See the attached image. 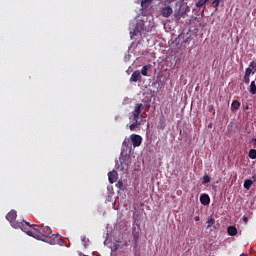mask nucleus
<instances>
[{"label":"nucleus","instance_id":"f257e3e1","mask_svg":"<svg viewBox=\"0 0 256 256\" xmlns=\"http://www.w3.org/2000/svg\"><path fill=\"white\" fill-rule=\"evenodd\" d=\"M29 235V237H34L38 241H47V239H51V235H53V231L49 226H37L31 225V227L27 226L25 232Z\"/></svg>","mask_w":256,"mask_h":256},{"label":"nucleus","instance_id":"f03ea898","mask_svg":"<svg viewBox=\"0 0 256 256\" xmlns=\"http://www.w3.org/2000/svg\"><path fill=\"white\" fill-rule=\"evenodd\" d=\"M6 219L7 221H9V223H11V226L14 229H21V231H27V227H31V223L27 222V221H23V222H15V219H17V211L15 210H11L7 215H6Z\"/></svg>","mask_w":256,"mask_h":256},{"label":"nucleus","instance_id":"7ed1b4c3","mask_svg":"<svg viewBox=\"0 0 256 256\" xmlns=\"http://www.w3.org/2000/svg\"><path fill=\"white\" fill-rule=\"evenodd\" d=\"M176 9L174 12L175 19H181V17L185 16L187 14V11H189V6H187V3L185 2H177L176 3Z\"/></svg>","mask_w":256,"mask_h":256},{"label":"nucleus","instance_id":"20e7f679","mask_svg":"<svg viewBox=\"0 0 256 256\" xmlns=\"http://www.w3.org/2000/svg\"><path fill=\"white\" fill-rule=\"evenodd\" d=\"M130 139L132 141L133 147H140L141 143H143V138L137 134H132Z\"/></svg>","mask_w":256,"mask_h":256},{"label":"nucleus","instance_id":"39448f33","mask_svg":"<svg viewBox=\"0 0 256 256\" xmlns=\"http://www.w3.org/2000/svg\"><path fill=\"white\" fill-rule=\"evenodd\" d=\"M142 109H143V105L141 103H137L134 107V111L132 112V118L139 119Z\"/></svg>","mask_w":256,"mask_h":256},{"label":"nucleus","instance_id":"423d86ee","mask_svg":"<svg viewBox=\"0 0 256 256\" xmlns=\"http://www.w3.org/2000/svg\"><path fill=\"white\" fill-rule=\"evenodd\" d=\"M189 39H191V34L187 33H182L178 36V41L179 43H181V45L185 44V43H189Z\"/></svg>","mask_w":256,"mask_h":256},{"label":"nucleus","instance_id":"0eeeda50","mask_svg":"<svg viewBox=\"0 0 256 256\" xmlns=\"http://www.w3.org/2000/svg\"><path fill=\"white\" fill-rule=\"evenodd\" d=\"M137 81H141V72L139 70L134 71L130 77V83H137Z\"/></svg>","mask_w":256,"mask_h":256},{"label":"nucleus","instance_id":"6e6552de","mask_svg":"<svg viewBox=\"0 0 256 256\" xmlns=\"http://www.w3.org/2000/svg\"><path fill=\"white\" fill-rule=\"evenodd\" d=\"M171 15H173V8L171 6L162 8V17H171Z\"/></svg>","mask_w":256,"mask_h":256},{"label":"nucleus","instance_id":"1a4fd4ad","mask_svg":"<svg viewBox=\"0 0 256 256\" xmlns=\"http://www.w3.org/2000/svg\"><path fill=\"white\" fill-rule=\"evenodd\" d=\"M136 27L137 29H139L141 32L146 31L147 33H149V28H147V26L145 25V21L143 20H139L136 23Z\"/></svg>","mask_w":256,"mask_h":256},{"label":"nucleus","instance_id":"9d476101","mask_svg":"<svg viewBox=\"0 0 256 256\" xmlns=\"http://www.w3.org/2000/svg\"><path fill=\"white\" fill-rule=\"evenodd\" d=\"M200 203H202V205H209V203H211V198H209L208 194H202L200 196Z\"/></svg>","mask_w":256,"mask_h":256},{"label":"nucleus","instance_id":"9b49d317","mask_svg":"<svg viewBox=\"0 0 256 256\" xmlns=\"http://www.w3.org/2000/svg\"><path fill=\"white\" fill-rule=\"evenodd\" d=\"M109 183L113 184L117 181V171L113 170L112 172L108 173Z\"/></svg>","mask_w":256,"mask_h":256},{"label":"nucleus","instance_id":"f8f14e48","mask_svg":"<svg viewBox=\"0 0 256 256\" xmlns=\"http://www.w3.org/2000/svg\"><path fill=\"white\" fill-rule=\"evenodd\" d=\"M239 107H241V102L234 100L231 104V111L232 113H235L236 111H239Z\"/></svg>","mask_w":256,"mask_h":256},{"label":"nucleus","instance_id":"ddd939ff","mask_svg":"<svg viewBox=\"0 0 256 256\" xmlns=\"http://www.w3.org/2000/svg\"><path fill=\"white\" fill-rule=\"evenodd\" d=\"M227 233H228V235H230V237H235V235H237V227L229 226L227 228Z\"/></svg>","mask_w":256,"mask_h":256},{"label":"nucleus","instance_id":"4468645a","mask_svg":"<svg viewBox=\"0 0 256 256\" xmlns=\"http://www.w3.org/2000/svg\"><path fill=\"white\" fill-rule=\"evenodd\" d=\"M141 31L139 29H137V26H135L134 30L132 32H130V37L131 39H135V37H137V35H141Z\"/></svg>","mask_w":256,"mask_h":256},{"label":"nucleus","instance_id":"2eb2a0df","mask_svg":"<svg viewBox=\"0 0 256 256\" xmlns=\"http://www.w3.org/2000/svg\"><path fill=\"white\" fill-rule=\"evenodd\" d=\"M133 123L130 125V131H133L134 129H137V127L139 126V119L137 118H132Z\"/></svg>","mask_w":256,"mask_h":256},{"label":"nucleus","instance_id":"dca6fc26","mask_svg":"<svg viewBox=\"0 0 256 256\" xmlns=\"http://www.w3.org/2000/svg\"><path fill=\"white\" fill-rule=\"evenodd\" d=\"M149 69H151V65H145V66H143L142 67V69H141V75H143L144 77H147V71L149 70Z\"/></svg>","mask_w":256,"mask_h":256},{"label":"nucleus","instance_id":"f3484780","mask_svg":"<svg viewBox=\"0 0 256 256\" xmlns=\"http://www.w3.org/2000/svg\"><path fill=\"white\" fill-rule=\"evenodd\" d=\"M153 3V0H142L141 5L143 9H147L151 4Z\"/></svg>","mask_w":256,"mask_h":256},{"label":"nucleus","instance_id":"a211bd4d","mask_svg":"<svg viewBox=\"0 0 256 256\" xmlns=\"http://www.w3.org/2000/svg\"><path fill=\"white\" fill-rule=\"evenodd\" d=\"M209 3V0H198L196 2V7L201 8L204 7V5H207Z\"/></svg>","mask_w":256,"mask_h":256},{"label":"nucleus","instance_id":"6ab92c4d","mask_svg":"<svg viewBox=\"0 0 256 256\" xmlns=\"http://www.w3.org/2000/svg\"><path fill=\"white\" fill-rule=\"evenodd\" d=\"M249 91H250L251 95H256V84H255V81L251 82Z\"/></svg>","mask_w":256,"mask_h":256},{"label":"nucleus","instance_id":"aec40b11","mask_svg":"<svg viewBox=\"0 0 256 256\" xmlns=\"http://www.w3.org/2000/svg\"><path fill=\"white\" fill-rule=\"evenodd\" d=\"M251 185H253V181L252 180H245V182H244V188L245 189H250Z\"/></svg>","mask_w":256,"mask_h":256},{"label":"nucleus","instance_id":"412c9836","mask_svg":"<svg viewBox=\"0 0 256 256\" xmlns=\"http://www.w3.org/2000/svg\"><path fill=\"white\" fill-rule=\"evenodd\" d=\"M220 3H221V0H213L211 6L214 7V9H218Z\"/></svg>","mask_w":256,"mask_h":256},{"label":"nucleus","instance_id":"4be33fe9","mask_svg":"<svg viewBox=\"0 0 256 256\" xmlns=\"http://www.w3.org/2000/svg\"><path fill=\"white\" fill-rule=\"evenodd\" d=\"M248 155H249L250 159H256V150L255 149H251L249 151Z\"/></svg>","mask_w":256,"mask_h":256},{"label":"nucleus","instance_id":"5701e85b","mask_svg":"<svg viewBox=\"0 0 256 256\" xmlns=\"http://www.w3.org/2000/svg\"><path fill=\"white\" fill-rule=\"evenodd\" d=\"M206 223L208 228L213 227V225L215 224V219L209 218Z\"/></svg>","mask_w":256,"mask_h":256},{"label":"nucleus","instance_id":"b1692460","mask_svg":"<svg viewBox=\"0 0 256 256\" xmlns=\"http://www.w3.org/2000/svg\"><path fill=\"white\" fill-rule=\"evenodd\" d=\"M248 69H250V71H256V62L252 61L248 66Z\"/></svg>","mask_w":256,"mask_h":256},{"label":"nucleus","instance_id":"393cba45","mask_svg":"<svg viewBox=\"0 0 256 256\" xmlns=\"http://www.w3.org/2000/svg\"><path fill=\"white\" fill-rule=\"evenodd\" d=\"M204 185L207 184V183H211V177H209V175H205L203 177V182H202Z\"/></svg>","mask_w":256,"mask_h":256},{"label":"nucleus","instance_id":"a878e982","mask_svg":"<svg viewBox=\"0 0 256 256\" xmlns=\"http://www.w3.org/2000/svg\"><path fill=\"white\" fill-rule=\"evenodd\" d=\"M251 73H253V71L250 68H247L245 71V75L251 77Z\"/></svg>","mask_w":256,"mask_h":256},{"label":"nucleus","instance_id":"bb28decb","mask_svg":"<svg viewBox=\"0 0 256 256\" xmlns=\"http://www.w3.org/2000/svg\"><path fill=\"white\" fill-rule=\"evenodd\" d=\"M242 220L245 223V225H247V223H249V217H247L245 215L243 216Z\"/></svg>","mask_w":256,"mask_h":256},{"label":"nucleus","instance_id":"cd10ccee","mask_svg":"<svg viewBox=\"0 0 256 256\" xmlns=\"http://www.w3.org/2000/svg\"><path fill=\"white\" fill-rule=\"evenodd\" d=\"M244 83H246V85H248L250 79L249 76L244 75V79H243Z\"/></svg>","mask_w":256,"mask_h":256},{"label":"nucleus","instance_id":"c85d7f7f","mask_svg":"<svg viewBox=\"0 0 256 256\" xmlns=\"http://www.w3.org/2000/svg\"><path fill=\"white\" fill-rule=\"evenodd\" d=\"M210 113H215V107L213 105L208 106Z\"/></svg>","mask_w":256,"mask_h":256},{"label":"nucleus","instance_id":"c756f323","mask_svg":"<svg viewBox=\"0 0 256 256\" xmlns=\"http://www.w3.org/2000/svg\"><path fill=\"white\" fill-rule=\"evenodd\" d=\"M116 187H118V189H123V182H118L117 184H116Z\"/></svg>","mask_w":256,"mask_h":256},{"label":"nucleus","instance_id":"7c9ffc66","mask_svg":"<svg viewBox=\"0 0 256 256\" xmlns=\"http://www.w3.org/2000/svg\"><path fill=\"white\" fill-rule=\"evenodd\" d=\"M160 123H162V129H165V120H160Z\"/></svg>","mask_w":256,"mask_h":256},{"label":"nucleus","instance_id":"2f4dec72","mask_svg":"<svg viewBox=\"0 0 256 256\" xmlns=\"http://www.w3.org/2000/svg\"><path fill=\"white\" fill-rule=\"evenodd\" d=\"M243 109L246 111L247 109H249V105L243 104Z\"/></svg>","mask_w":256,"mask_h":256},{"label":"nucleus","instance_id":"473e14b6","mask_svg":"<svg viewBox=\"0 0 256 256\" xmlns=\"http://www.w3.org/2000/svg\"><path fill=\"white\" fill-rule=\"evenodd\" d=\"M252 145L253 147H256V138L252 139Z\"/></svg>","mask_w":256,"mask_h":256},{"label":"nucleus","instance_id":"72a5a7b5","mask_svg":"<svg viewBox=\"0 0 256 256\" xmlns=\"http://www.w3.org/2000/svg\"><path fill=\"white\" fill-rule=\"evenodd\" d=\"M200 220H201V218L199 216L194 217V221H200Z\"/></svg>","mask_w":256,"mask_h":256},{"label":"nucleus","instance_id":"f704fd0d","mask_svg":"<svg viewBox=\"0 0 256 256\" xmlns=\"http://www.w3.org/2000/svg\"><path fill=\"white\" fill-rule=\"evenodd\" d=\"M177 0H166V3H175Z\"/></svg>","mask_w":256,"mask_h":256},{"label":"nucleus","instance_id":"c9c22d12","mask_svg":"<svg viewBox=\"0 0 256 256\" xmlns=\"http://www.w3.org/2000/svg\"><path fill=\"white\" fill-rule=\"evenodd\" d=\"M118 169H121V171H123V162H121V165L118 167Z\"/></svg>","mask_w":256,"mask_h":256}]
</instances>
